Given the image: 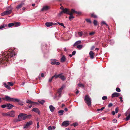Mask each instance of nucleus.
<instances>
[{
  "label": "nucleus",
  "mask_w": 130,
  "mask_h": 130,
  "mask_svg": "<svg viewBox=\"0 0 130 130\" xmlns=\"http://www.w3.org/2000/svg\"><path fill=\"white\" fill-rule=\"evenodd\" d=\"M95 33V32H91L89 33V35H93Z\"/></svg>",
  "instance_id": "obj_58"
},
{
  "label": "nucleus",
  "mask_w": 130,
  "mask_h": 130,
  "mask_svg": "<svg viewBox=\"0 0 130 130\" xmlns=\"http://www.w3.org/2000/svg\"><path fill=\"white\" fill-rule=\"evenodd\" d=\"M6 15L9 14L11 13L12 10H6L5 11Z\"/></svg>",
  "instance_id": "obj_23"
},
{
  "label": "nucleus",
  "mask_w": 130,
  "mask_h": 130,
  "mask_svg": "<svg viewBox=\"0 0 130 130\" xmlns=\"http://www.w3.org/2000/svg\"><path fill=\"white\" fill-rule=\"evenodd\" d=\"M14 106L10 104H7V107L8 109H10L12 108Z\"/></svg>",
  "instance_id": "obj_15"
},
{
  "label": "nucleus",
  "mask_w": 130,
  "mask_h": 130,
  "mask_svg": "<svg viewBox=\"0 0 130 130\" xmlns=\"http://www.w3.org/2000/svg\"><path fill=\"white\" fill-rule=\"evenodd\" d=\"M109 42L110 44L111 45H113L115 43L114 41L113 40H110Z\"/></svg>",
  "instance_id": "obj_31"
},
{
  "label": "nucleus",
  "mask_w": 130,
  "mask_h": 130,
  "mask_svg": "<svg viewBox=\"0 0 130 130\" xmlns=\"http://www.w3.org/2000/svg\"><path fill=\"white\" fill-rule=\"evenodd\" d=\"M4 85L5 87L8 89H10V88L9 86L8 85H7L6 83H4Z\"/></svg>",
  "instance_id": "obj_24"
},
{
  "label": "nucleus",
  "mask_w": 130,
  "mask_h": 130,
  "mask_svg": "<svg viewBox=\"0 0 130 130\" xmlns=\"http://www.w3.org/2000/svg\"><path fill=\"white\" fill-rule=\"evenodd\" d=\"M58 97H59V98L58 99H56V98L57 97V95H55V96L54 97V99H56V100H58L59 99V98L60 97H59V95L58 96Z\"/></svg>",
  "instance_id": "obj_56"
},
{
  "label": "nucleus",
  "mask_w": 130,
  "mask_h": 130,
  "mask_svg": "<svg viewBox=\"0 0 130 130\" xmlns=\"http://www.w3.org/2000/svg\"><path fill=\"white\" fill-rule=\"evenodd\" d=\"M62 91V90H61L60 89H59L58 91V93H59V97H60L61 96V93Z\"/></svg>",
  "instance_id": "obj_29"
},
{
  "label": "nucleus",
  "mask_w": 130,
  "mask_h": 130,
  "mask_svg": "<svg viewBox=\"0 0 130 130\" xmlns=\"http://www.w3.org/2000/svg\"><path fill=\"white\" fill-rule=\"evenodd\" d=\"M51 63L52 65H58L60 64V63L59 62H57V60L56 59H51Z\"/></svg>",
  "instance_id": "obj_5"
},
{
  "label": "nucleus",
  "mask_w": 130,
  "mask_h": 130,
  "mask_svg": "<svg viewBox=\"0 0 130 130\" xmlns=\"http://www.w3.org/2000/svg\"><path fill=\"white\" fill-rule=\"evenodd\" d=\"M2 115L4 116H8V112L7 113H2Z\"/></svg>",
  "instance_id": "obj_35"
},
{
  "label": "nucleus",
  "mask_w": 130,
  "mask_h": 130,
  "mask_svg": "<svg viewBox=\"0 0 130 130\" xmlns=\"http://www.w3.org/2000/svg\"><path fill=\"white\" fill-rule=\"evenodd\" d=\"M15 49L14 48H10L6 50L5 52H2L0 56V62L1 64L6 66L8 62H9L12 60H14V56L17 54Z\"/></svg>",
  "instance_id": "obj_1"
},
{
  "label": "nucleus",
  "mask_w": 130,
  "mask_h": 130,
  "mask_svg": "<svg viewBox=\"0 0 130 130\" xmlns=\"http://www.w3.org/2000/svg\"><path fill=\"white\" fill-rule=\"evenodd\" d=\"M81 43V41H78L75 42V43L74 44V45H78V44L80 43Z\"/></svg>",
  "instance_id": "obj_27"
},
{
  "label": "nucleus",
  "mask_w": 130,
  "mask_h": 130,
  "mask_svg": "<svg viewBox=\"0 0 130 130\" xmlns=\"http://www.w3.org/2000/svg\"><path fill=\"white\" fill-rule=\"evenodd\" d=\"M86 20L88 23L90 24L91 23V21L90 19H86Z\"/></svg>",
  "instance_id": "obj_37"
},
{
  "label": "nucleus",
  "mask_w": 130,
  "mask_h": 130,
  "mask_svg": "<svg viewBox=\"0 0 130 130\" xmlns=\"http://www.w3.org/2000/svg\"><path fill=\"white\" fill-rule=\"evenodd\" d=\"M113 105V104L111 103H109L108 105V107H110L112 106Z\"/></svg>",
  "instance_id": "obj_50"
},
{
  "label": "nucleus",
  "mask_w": 130,
  "mask_h": 130,
  "mask_svg": "<svg viewBox=\"0 0 130 130\" xmlns=\"http://www.w3.org/2000/svg\"><path fill=\"white\" fill-rule=\"evenodd\" d=\"M97 21L96 20H94L93 21V24L95 26H96L97 24Z\"/></svg>",
  "instance_id": "obj_38"
},
{
  "label": "nucleus",
  "mask_w": 130,
  "mask_h": 130,
  "mask_svg": "<svg viewBox=\"0 0 130 130\" xmlns=\"http://www.w3.org/2000/svg\"><path fill=\"white\" fill-rule=\"evenodd\" d=\"M66 59V57L64 55H63L61 58L60 61L61 62H63L65 61Z\"/></svg>",
  "instance_id": "obj_16"
},
{
  "label": "nucleus",
  "mask_w": 130,
  "mask_h": 130,
  "mask_svg": "<svg viewBox=\"0 0 130 130\" xmlns=\"http://www.w3.org/2000/svg\"><path fill=\"white\" fill-rule=\"evenodd\" d=\"M69 14L70 15L69 17V19L70 20H71L72 19L74 18V17L73 16L72 13V12H70Z\"/></svg>",
  "instance_id": "obj_21"
},
{
  "label": "nucleus",
  "mask_w": 130,
  "mask_h": 130,
  "mask_svg": "<svg viewBox=\"0 0 130 130\" xmlns=\"http://www.w3.org/2000/svg\"><path fill=\"white\" fill-rule=\"evenodd\" d=\"M76 11H75L74 9H72L71 10V12H72L73 14V13H76Z\"/></svg>",
  "instance_id": "obj_47"
},
{
  "label": "nucleus",
  "mask_w": 130,
  "mask_h": 130,
  "mask_svg": "<svg viewBox=\"0 0 130 130\" xmlns=\"http://www.w3.org/2000/svg\"><path fill=\"white\" fill-rule=\"evenodd\" d=\"M121 95V94L117 92H114L112 93L111 95V97L113 98L114 97H118Z\"/></svg>",
  "instance_id": "obj_7"
},
{
  "label": "nucleus",
  "mask_w": 130,
  "mask_h": 130,
  "mask_svg": "<svg viewBox=\"0 0 130 130\" xmlns=\"http://www.w3.org/2000/svg\"><path fill=\"white\" fill-rule=\"evenodd\" d=\"M127 117L126 118V121H128L129 120L130 118V113L129 114L128 116H126Z\"/></svg>",
  "instance_id": "obj_32"
},
{
  "label": "nucleus",
  "mask_w": 130,
  "mask_h": 130,
  "mask_svg": "<svg viewBox=\"0 0 130 130\" xmlns=\"http://www.w3.org/2000/svg\"><path fill=\"white\" fill-rule=\"evenodd\" d=\"M101 25H102L103 24H105L107 26H108V25L104 21L102 22L101 23Z\"/></svg>",
  "instance_id": "obj_49"
},
{
  "label": "nucleus",
  "mask_w": 130,
  "mask_h": 130,
  "mask_svg": "<svg viewBox=\"0 0 130 130\" xmlns=\"http://www.w3.org/2000/svg\"><path fill=\"white\" fill-rule=\"evenodd\" d=\"M26 114L20 113L18 116V118L20 120H25L26 119Z\"/></svg>",
  "instance_id": "obj_4"
},
{
  "label": "nucleus",
  "mask_w": 130,
  "mask_h": 130,
  "mask_svg": "<svg viewBox=\"0 0 130 130\" xmlns=\"http://www.w3.org/2000/svg\"><path fill=\"white\" fill-rule=\"evenodd\" d=\"M65 86L64 85H63L60 89L61 90H62L63 89V88Z\"/></svg>",
  "instance_id": "obj_63"
},
{
  "label": "nucleus",
  "mask_w": 130,
  "mask_h": 130,
  "mask_svg": "<svg viewBox=\"0 0 130 130\" xmlns=\"http://www.w3.org/2000/svg\"><path fill=\"white\" fill-rule=\"evenodd\" d=\"M57 23L59 24V25H61V26H63L64 28H65V27L63 23H60L59 22H58Z\"/></svg>",
  "instance_id": "obj_43"
},
{
  "label": "nucleus",
  "mask_w": 130,
  "mask_h": 130,
  "mask_svg": "<svg viewBox=\"0 0 130 130\" xmlns=\"http://www.w3.org/2000/svg\"><path fill=\"white\" fill-rule=\"evenodd\" d=\"M95 48V46H92L91 48V50H93Z\"/></svg>",
  "instance_id": "obj_64"
},
{
  "label": "nucleus",
  "mask_w": 130,
  "mask_h": 130,
  "mask_svg": "<svg viewBox=\"0 0 130 130\" xmlns=\"http://www.w3.org/2000/svg\"><path fill=\"white\" fill-rule=\"evenodd\" d=\"M48 130H52V128L51 126H49L48 127Z\"/></svg>",
  "instance_id": "obj_59"
},
{
  "label": "nucleus",
  "mask_w": 130,
  "mask_h": 130,
  "mask_svg": "<svg viewBox=\"0 0 130 130\" xmlns=\"http://www.w3.org/2000/svg\"><path fill=\"white\" fill-rule=\"evenodd\" d=\"M7 26V25L6 24H3L0 26V29L3 28H4L6 27Z\"/></svg>",
  "instance_id": "obj_26"
},
{
  "label": "nucleus",
  "mask_w": 130,
  "mask_h": 130,
  "mask_svg": "<svg viewBox=\"0 0 130 130\" xmlns=\"http://www.w3.org/2000/svg\"><path fill=\"white\" fill-rule=\"evenodd\" d=\"M56 23H53V22H46L45 23L46 26L47 27H49L54 25L57 24Z\"/></svg>",
  "instance_id": "obj_8"
},
{
  "label": "nucleus",
  "mask_w": 130,
  "mask_h": 130,
  "mask_svg": "<svg viewBox=\"0 0 130 130\" xmlns=\"http://www.w3.org/2000/svg\"><path fill=\"white\" fill-rule=\"evenodd\" d=\"M105 108L104 107H102L100 109H97V110L98 111H99L100 110L102 111V110H103Z\"/></svg>",
  "instance_id": "obj_40"
},
{
  "label": "nucleus",
  "mask_w": 130,
  "mask_h": 130,
  "mask_svg": "<svg viewBox=\"0 0 130 130\" xmlns=\"http://www.w3.org/2000/svg\"><path fill=\"white\" fill-rule=\"evenodd\" d=\"M78 34L81 37L82 36L83 32L82 31L79 32H78Z\"/></svg>",
  "instance_id": "obj_48"
},
{
  "label": "nucleus",
  "mask_w": 130,
  "mask_h": 130,
  "mask_svg": "<svg viewBox=\"0 0 130 130\" xmlns=\"http://www.w3.org/2000/svg\"><path fill=\"white\" fill-rule=\"evenodd\" d=\"M78 86L79 87H84V85L81 84H78Z\"/></svg>",
  "instance_id": "obj_46"
},
{
  "label": "nucleus",
  "mask_w": 130,
  "mask_h": 130,
  "mask_svg": "<svg viewBox=\"0 0 130 130\" xmlns=\"http://www.w3.org/2000/svg\"><path fill=\"white\" fill-rule=\"evenodd\" d=\"M26 102L27 103L31 104L33 103H35L36 104H38V103L37 102H32L30 100H27L26 101Z\"/></svg>",
  "instance_id": "obj_18"
},
{
  "label": "nucleus",
  "mask_w": 130,
  "mask_h": 130,
  "mask_svg": "<svg viewBox=\"0 0 130 130\" xmlns=\"http://www.w3.org/2000/svg\"><path fill=\"white\" fill-rule=\"evenodd\" d=\"M102 99L103 100H107V97L106 96H104L102 97Z\"/></svg>",
  "instance_id": "obj_41"
},
{
  "label": "nucleus",
  "mask_w": 130,
  "mask_h": 130,
  "mask_svg": "<svg viewBox=\"0 0 130 130\" xmlns=\"http://www.w3.org/2000/svg\"><path fill=\"white\" fill-rule=\"evenodd\" d=\"M32 121H30L29 122H27L26 124L24 126L23 128H24L28 127L29 126L32 124Z\"/></svg>",
  "instance_id": "obj_6"
},
{
  "label": "nucleus",
  "mask_w": 130,
  "mask_h": 130,
  "mask_svg": "<svg viewBox=\"0 0 130 130\" xmlns=\"http://www.w3.org/2000/svg\"><path fill=\"white\" fill-rule=\"evenodd\" d=\"M8 112V116L12 117H14L15 116L14 112L13 111H10Z\"/></svg>",
  "instance_id": "obj_11"
},
{
  "label": "nucleus",
  "mask_w": 130,
  "mask_h": 130,
  "mask_svg": "<svg viewBox=\"0 0 130 130\" xmlns=\"http://www.w3.org/2000/svg\"><path fill=\"white\" fill-rule=\"evenodd\" d=\"M21 121V120H20L19 119H16L14 120L13 121L14 122H18L19 121Z\"/></svg>",
  "instance_id": "obj_36"
},
{
  "label": "nucleus",
  "mask_w": 130,
  "mask_h": 130,
  "mask_svg": "<svg viewBox=\"0 0 130 130\" xmlns=\"http://www.w3.org/2000/svg\"><path fill=\"white\" fill-rule=\"evenodd\" d=\"M116 91L118 92H120L121 91V90L118 87H117L116 88Z\"/></svg>",
  "instance_id": "obj_39"
},
{
  "label": "nucleus",
  "mask_w": 130,
  "mask_h": 130,
  "mask_svg": "<svg viewBox=\"0 0 130 130\" xmlns=\"http://www.w3.org/2000/svg\"><path fill=\"white\" fill-rule=\"evenodd\" d=\"M14 25L15 26V27H17L20 25V22H16L14 23Z\"/></svg>",
  "instance_id": "obj_25"
},
{
  "label": "nucleus",
  "mask_w": 130,
  "mask_h": 130,
  "mask_svg": "<svg viewBox=\"0 0 130 130\" xmlns=\"http://www.w3.org/2000/svg\"><path fill=\"white\" fill-rule=\"evenodd\" d=\"M60 75L59 77L62 80H65L66 79V78L64 77L63 75H62V74H60Z\"/></svg>",
  "instance_id": "obj_20"
},
{
  "label": "nucleus",
  "mask_w": 130,
  "mask_h": 130,
  "mask_svg": "<svg viewBox=\"0 0 130 130\" xmlns=\"http://www.w3.org/2000/svg\"><path fill=\"white\" fill-rule=\"evenodd\" d=\"M14 24L13 23H10L8 25V26L9 27H12L14 25Z\"/></svg>",
  "instance_id": "obj_33"
},
{
  "label": "nucleus",
  "mask_w": 130,
  "mask_h": 130,
  "mask_svg": "<svg viewBox=\"0 0 130 130\" xmlns=\"http://www.w3.org/2000/svg\"><path fill=\"white\" fill-rule=\"evenodd\" d=\"M91 16L92 17H93L94 18H97V16L96 15L94 14H92L91 15Z\"/></svg>",
  "instance_id": "obj_51"
},
{
  "label": "nucleus",
  "mask_w": 130,
  "mask_h": 130,
  "mask_svg": "<svg viewBox=\"0 0 130 130\" xmlns=\"http://www.w3.org/2000/svg\"><path fill=\"white\" fill-rule=\"evenodd\" d=\"M69 121H64L62 122L61 126H64L66 127H67L69 125Z\"/></svg>",
  "instance_id": "obj_10"
},
{
  "label": "nucleus",
  "mask_w": 130,
  "mask_h": 130,
  "mask_svg": "<svg viewBox=\"0 0 130 130\" xmlns=\"http://www.w3.org/2000/svg\"><path fill=\"white\" fill-rule=\"evenodd\" d=\"M84 101L85 103L89 106H90L91 103V98L88 95H86L85 96Z\"/></svg>",
  "instance_id": "obj_3"
},
{
  "label": "nucleus",
  "mask_w": 130,
  "mask_h": 130,
  "mask_svg": "<svg viewBox=\"0 0 130 130\" xmlns=\"http://www.w3.org/2000/svg\"><path fill=\"white\" fill-rule=\"evenodd\" d=\"M130 113V112L129 111V110L128 109L127 111H126L125 113V115L126 116H128L127 115H128V113Z\"/></svg>",
  "instance_id": "obj_44"
},
{
  "label": "nucleus",
  "mask_w": 130,
  "mask_h": 130,
  "mask_svg": "<svg viewBox=\"0 0 130 130\" xmlns=\"http://www.w3.org/2000/svg\"><path fill=\"white\" fill-rule=\"evenodd\" d=\"M75 13L77 14H80L81 13V12H80L79 11H76Z\"/></svg>",
  "instance_id": "obj_60"
},
{
  "label": "nucleus",
  "mask_w": 130,
  "mask_h": 130,
  "mask_svg": "<svg viewBox=\"0 0 130 130\" xmlns=\"http://www.w3.org/2000/svg\"><path fill=\"white\" fill-rule=\"evenodd\" d=\"M78 124L77 123H73L72 125L74 126V127H75L76 126H77Z\"/></svg>",
  "instance_id": "obj_45"
},
{
  "label": "nucleus",
  "mask_w": 130,
  "mask_h": 130,
  "mask_svg": "<svg viewBox=\"0 0 130 130\" xmlns=\"http://www.w3.org/2000/svg\"><path fill=\"white\" fill-rule=\"evenodd\" d=\"M32 111H33L36 113H37L39 115H40V112L37 108H34L32 109Z\"/></svg>",
  "instance_id": "obj_13"
},
{
  "label": "nucleus",
  "mask_w": 130,
  "mask_h": 130,
  "mask_svg": "<svg viewBox=\"0 0 130 130\" xmlns=\"http://www.w3.org/2000/svg\"><path fill=\"white\" fill-rule=\"evenodd\" d=\"M7 84L9 85L10 86H12L13 85V84L11 82H8L7 83Z\"/></svg>",
  "instance_id": "obj_42"
},
{
  "label": "nucleus",
  "mask_w": 130,
  "mask_h": 130,
  "mask_svg": "<svg viewBox=\"0 0 130 130\" xmlns=\"http://www.w3.org/2000/svg\"><path fill=\"white\" fill-rule=\"evenodd\" d=\"M7 106V104H4L2 105L1 106V107L2 108H5Z\"/></svg>",
  "instance_id": "obj_53"
},
{
  "label": "nucleus",
  "mask_w": 130,
  "mask_h": 130,
  "mask_svg": "<svg viewBox=\"0 0 130 130\" xmlns=\"http://www.w3.org/2000/svg\"><path fill=\"white\" fill-rule=\"evenodd\" d=\"M63 13L67 14H69L70 13V11L67 8H65L63 9Z\"/></svg>",
  "instance_id": "obj_14"
},
{
  "label": "nucleus",
  "mask_w": 130,
  "mask_h": 130,
  "mask_svg": "<svg viewBox=\"0 0 130 130\" xmlns=\"http://www.w3.org/2000/svg\"><path fill=\"white\" fill-rule=\"evenodd\" d=\"M49 108L50 111L52 112H53L55 109V108L53 105H51L49 106Z\"/></svg>",
  "instance_id": "obj_17"
},
{
  "label": "nucleus",
  "mask_w": 130,
  "mask_h": 130,
  "mask_svg": "<svg viewBox=\"0 0 130 130\" xmlns=\"http://www.w3.org/2000/svg\"><path fill=\"white\" fill-rule=\"evenodd\" d=\"M64 111L63 110H59L58 111V113L59 114H60V115H62L63 113L64 112Z\"/></svg>",
  "instance_id": "obj_30"
},
{
  "label": "nucleus",
  "mask_w": 130,
  "mask_h": 130,
  "mask_svg": "<svg viewBox=\"0 0 130 130\" xmlns=\"http://www.w3.org/2000/svg\"><path fill=\"white\" fill-rule=\"evenodd\" d=\"M89 54L91 58L92 59L93 58L94 53L92 51H91L90 52Z\"/></svg>",
  "instance_id": "obj_19"
},
{
  "label": "nucleus",
  "mask_w": 130,
  "mask_h": 130,
  "mask_svg": "<svg viewBox=\"0 0 130 130\" xmlns=\"http://www.w3.org/2000/svg\"><path fill=\"white\" fill-rule=\"evenodd\" d=\"M114 123H117V120L116 119H114L112 121Z\"/></svg>",
  "instance_id": "obj_57"
},
{
  "label": "nucleus",
  "mask_w": 130,
  "mask_h": 130,
  "mask_svg": "<svg viewBox=\"0 0 130 130\" xmlns=\"http://www.w3.org/2000/svg\"><path fill=\"white\" fill-rule=\"evenodd\" d=\"M6 15V13H5V11L1 14V15L2 16H4Z\"/></svg>",
  "instance_id": "obj_52"
},
{
  "label": "nucleus",
  "mask_w": 130,
  "mask_h": 130,
  "mask_svg": "<svg viewBox=\"0 0 130 130\" xmlns=\"http://www.w3.org/2000/svg\"><path fill=\"white\" fill-rule=\"evenodd\" d=\"M24 4V3H22L19 4L16 7V9L17 10H19L23 6Z\"/></svg>",
  "instance_id": "obj_12"
},
{
  "label": "nucleus",
  "mask_w": 130,
  "mask_h": 130,
  "mask_svg": "<svg viewBox=\"0 0 130 130\" xmlns=\"http://www.w3.org/2000/svg\"><path fill=\"white\" fill-rule=\"evenodd\" d=\"M39 127V122H38L37 123V128H38Z\"/></svg>",
  "instance_id": "obj_62"
},
{
  "label": "nucleus",
  "mask_w": 130,
  "mask_h": 130,
  "mask_svg": "<svg viewBox=\"0 0 130 130\" xmlns=\"http://www.w3.org/2000/svg\"><path fill=\"white\" fill-rule=\"evenodd\" d=\"M38 102L42 105H43V104L45 102V101L43 100H42L41 101L38 100Z\"/></svg>",
  "instance_id": "obj_22"
},
{
  "label": "nucleus",
  "mask_w": 130,
  "mask_h": 130,
  "mask_svg": "<svg viewBox=\"0 0 130 130\" xmlns=\"http://www.w3.org/2000/svg\"><path fill=\"white\" fill-rule=\"evenodd\" d=\"M53 78V76H52L51 78L49 79L48 82H51Z\"/></svg>",
  "instance_id": "obj_54"
},
{
  "label": "nucleus",
  "mask_w": 130,
  "mask_h": 130,
  "mask_svg": "<svg viewBox=\"0 0 130 130\" xmlns=\"http://www.w3.org/2000/svg\"><path fill=\"white\" fill-rule=\"evenodd\" d=\"M50 8V7L47 6H45L43 7V8L41 9V11H47Z\"/></svg>",
  "instance_id": "obj_9"
},
{
  "label": "nucleus",
  "mask_w": 130,
  "mask_h": 130,
  "mask_svg": "<svg viewBox=\"0 0 130 130\" xmlns=\"http://www.w3.org/2000/svg\"><path fill=\"white\" fill-rule=\"evenodd\" d=\"M115 112L116 113H117L118 111V107H117L115 109Z\"/></svg>",
  "instance_id": "obj_55"
},
{
  "label": "nucleus",
  "mask_w": 130,
  "mask_h": 130,
  "mask_svg": "<svg viewBox=\"0 0 130 130\" xmlns=\"http://www.w3.org/2000/svg\"><path fill=\"white\" fill-rule=\"evenodd\" d=\"M76 52L75 51H73L72 53V55H73V56L76 53Z\"/></svg>",
  "instance_id": "obj_61"
},
{
  "label": "nucleus",
  "mask_w": 130,
  "mask_h": 130,
  "mask_svg": "<svg viewBox=\"0 0 130 130\" xmlns=\"http://www.w3.org/2000/svg\"><path fill=\"white\" fill-rule=\"evenodd\" d=\"M2 99L6 101H8L9 102L19 103V104L21 106H22L23 105V104L22 103L23 102L21 101L20 100L17 98H11L8 96H6L5 98H2Z\"/></svg>",
  "instance_id": "obj_2"
},
{
  "label": "nucleus",
  "mask_w": 130,
  "mask_h": 130,
  "mask_svg": "<svg viewBox=\"0 0 130 130\" xmlns=\"http://www.w3.org/2000/svg\"><path fill=\"white\" fill-rule=\"evenodd\" d=\"M60 75V74L58 75L55 74L53 76H52L53 78L55 77L56 79L58 77H59Z\"/></svg>",
  "instance_id": "obj_28"
},
{
  "label": "nucleus",
  "mask_w": 130,
  "mask_h": 130,
  "mask_svg": "<svg viewBox=\"0 0 130 130\" xmlns=\"http://www.w3.org/2000/svg\"><path fill=\"white\" fill-rule=\"evenodd\" d=\"M83 47V45H77V47L78 49H81Z\"/></svg>",
  "instance_id": "obj_34"
}]
</instances>
